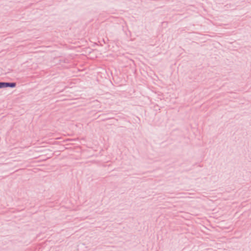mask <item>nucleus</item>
Masks as SVG:
<instances>
[{
  "instance_id": "1",
  "label": "nucleus",
  "mask_w": 251,
  "mask_h": 251,
  "mask_svg": "<svg viewBox=\"0 0 251 251\" xmlns=\"http://www.w3.org/2000/svg\"><path fill=\"white\" fill-rule=\"evenodd\" d=\"M5 87H14L16 86V84L15 83H5Z\"/></svg>"
},
{
  "instance_id": "2",
  "label": "nucleus",
  "mask_w": 251,
  "mask_h": 251,
  "mask_svg": "<svg viewBox=\"0 0 251 251\" xmlns=\"http://www.w3.org/2000/svg\"><path fill=\"white\" fill-rule=\"evenodd\" d=\"M2 87H5V82H0V88Z\"/></svg>"
}]
</instances>
